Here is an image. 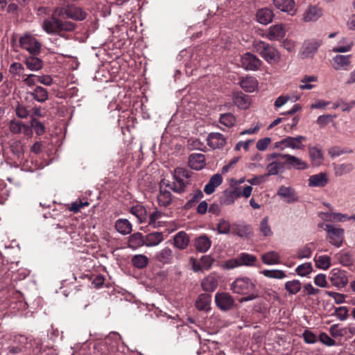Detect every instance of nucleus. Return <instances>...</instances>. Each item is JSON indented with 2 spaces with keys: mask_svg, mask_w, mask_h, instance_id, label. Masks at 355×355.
Listing matches in <instances>:
<instances>
[{
  "mask_svg": "<svg viewBox=\"0 0 355 355\" xmlns=\"http://www.w3.org/2000/svg\"><path fill=\"white\" fill-rule=\"evenodd\" d=\"M191 173L183 168H177L174 171L173 182L170 184L168 180H162L159 184V192L157 195V202L159 206L168 207L172 202V195L166 189L169 187L175 193H181L185 191L189 184Z\"/></svg>",
  "mask_w": 355,
  "mask_h": 355,
  "instance_id": "obj_1",
  "label": "nucleus"
},
{
  "mask_svg": "<svg viewBox=\"0 0 355 355\" xmlns=\"http://www.w3.org/2000/svg\"><path fill=\"white\" fill-rule=\"evenodd\" d=\"M61 7H55L51 17L45 18L42 24V30L49 35H61L62 32H71L77 25L70 21L65 20L62 16Z\"/></svg>",
  "mask_w": 355,
  "mask_h": 355,
  "instance_id": "obj_2",
  "label": "nucleus"
},
{
  "mask_svg": "<svg viewBox=\"0 0 355 355\" xmlns=\"http://www.w3.org/2000/svg\"><path fill=\"white\" fill-rule=\"evenodd\" d=\"M231 290L238 294L248 295L241 302L252 300L257 297L254 284L248 277L237 278L232 284Z\"/></svg>",
  "mask_w": 355,
  "mask_h": 355,
  "instance_id": "obj_3",
  "label": "nucleus"
},
{
  "mask_svg": "<svg viewBox=\"0 0 355 355\" xmlns=\"http://www.w3.org/2000/svg\"><path fill=\"white\" fill-rule=\"evenodd\" d=\"M253 46L254 50L268 62L279 61L280 55L278 51L268 43L263 41H255Z\"/></svg>",
  "mask_w": 355,
  "mask_h": 355,
  "instance_id": "obj_4",
  "label": "nucleus"
},
{
  "mask_svg": "<svg viewBox=\"0 0 355 355\" xmlns=\"http://www.w3.org/2000/svg\"><path fill=\"white\" fill-rule=\"evenodd\" d=\"M20 46L31 55H38L41 52L42 44L33 35L25 33L19 40Z\"/></svg>",
  "mask_w": 355,
  "mask_h": 355,
  "instance_id": "obj_5",
  "label": "nucleus"
},
{
  "mask_svg": "<svg viewBox=\"0 0 355 355\" xmlns=\"http://www.w3.org/2000/svg\"><path fill=\"white\" fill-rule=\"evenodd\" d=\"M306 140L304 136L287 137L273 144V148L284 150L287 148L292 149H304L303 141Z\"/></svg>",
  "mask_w": 355,
  "mask_h": 355,
  "instance_id": "obj_6",
  "label": "nucleus"
},
{
  "mask_svg": "<svg viewBox=\"0 0 355 355\" xmlns=\"http://www.w3.org/2000/svg\"><path fill=\"white\" fill-rule=\"evenodd\" d=\"M324 230L327 233V238L329 242L335 247L340 248L344 241V230L335 227L330 224H326Z\"/></svg>",
  "mask_w": 355,
  "mask_h": 355,
  "instance_id": "obj_7",
  "label": "nucleus"
},
{
  "mask_svg": "<svg viewBox=\"0 0 355 355\" xmlns=\"http://www.w3.org/2000/svg\"><path fill=\"white\" fill-rule=\"evenodd\" d=\"M60 7L62 10V16L65 20L67 19H71L76 21H82L87 17V12L80 7L74 6Z\"/></svg>",
  "mask_w": 355,
  "mask_h": 355,
  "instance_id": "obj_8",
  "label": "nucleus"
},
{
  "mask_svg": "<svg viewBox=\"0 0 355 355\" xmlns=\"http://www.w3.org/2000/svg\"><path fill=\"white\" fill-rule=\"evenodd\" d=\"M215 302L216 306L224 311L232 309L234 304L233 297L227 293H217L215 295Z\"/></svg>",
  "mask_w": 355,
  "mask_h": 355,
  "instance_id": "obj_9",
  "label": "nucleus"
},
{
  "mask_svg": "<svg viewBox=\"0 0 355 355\" xmlns=\"http://www.w3.org/2000/svg\"><path fill=\"white\" fill-rule=\"evenodd\" d=\"M281 156L282 159H285V166H286L289 168H293L296 170H305L309 167L308 164L301 158L289 154H285Z\"/></svg>",
  "mask_w": 355,
  "mask_h": 355,
  "instance_id": "obj_10",
  "label": "nucleus"
},
{
  "mask_svg": "<svg viewBox=\"0 0 355 355\" xmlns=\"http://www.w3.org/2000/svg\"><path fill=\"white\" fill-rule=\"evenodd\" d=\"M241 62L243 69L250 71L258 69L261 64V61L250 53H246L242 55Z\"/></svg>",
  "mask_w": 355,
  "mask_h": 355,
  "instance_id": "obj_11",
  "label": "nucleus"
},
{
  "mask_svg": "<svg viewBox=\"0 0 355 355\" xmlns=\"http://www.w3.org/2000/svg\"><path fill=\"white\" fill-rule=\"evenodd\" d=\"M322 44V41L317 39H311L304 42L301 53L304 58H312Z\"/></svg>",
  "mask_w": 355,
  "mask_h": 355,
  "instance_id": "obj_12",
  "label": "nucleus"
},
{
  "mask_svg": "<svg viewBox=\"0 0 355 355\" xmlns=\"http://www.w3.org/2000/svg\"><path fill=\"white\" fill-rule=\"evenodd\" d=\"M286 35L285 26L282 24H276L271 26L267 31L265 36L270 41H279Z\"/></svg>",
  "mask_w": 355,
  "mask_h": 355,
  "instance_id": "obj_13",
  "label": "nucleus"
},
{
  "mask_svg": "<svg viewBox=\"0 0 355 355\" xmlns=\"http://www.w3.org/2000/svg\"><path fill=\"white\" fill-rule=\"evenodd\" d=\"M277 195L288 203H293L298 201L297 193L291 187L282 185L279 187Z\"/></svg>",
  "mask_w": 355,
  "mask_h": 355,
  "instance_id": "obj_14",
  "label": "nucleus"
},
{
  "mask_svg": "<svg viewBox=\"0 0 355 355\" xmlns=\"http://www.w3.org/2000/svg\"><path fill=\"white\" fill-rule=\"evenodd\" d=\"M330 282L333 286L343 288L347 284L348 278L345 271L334 269L331 272Z\"/></svg>",
  "mask_w": 355,
  "mask_h": 355,
  "instance_id": "obj_15",
  "label": "nucleus"
},
{
  "mask_svg": "<svg viewBox=\"0 0 355 355\" xmlns=\"http://www.w3.org/2000/svg\"><path fill=\"white\" fill-rule=\"evenodd\" d=\"M351 64L350 55H337L333 58V68L336 70H347Z\"/></svg>",
  "mask_w": 355,
  "mask_h": 355,
  "instance_id": "obj_16",
  "label": "nucleus"
},
{
  "mask_svg": "<svg viewBox=\"0 0 355 355\" xmlns=\"http://www.w3.org/2000/svg\"><path fill=\"white\" fill-rule=\"evenodd\" d=\"M334 258L343 266L355 268V260L349 252L341 250L334 255Z\"/></svg>",
  "mask_w": 355,
  "mask_h": 355,
  "instance_id": "obj_17",
  "label": "nucleus"
},
{
  "mask_svg": "<svg viewBox=\"0 0 355 355\" xmlns=\"http://www.w3.org/2000/svg\"><path fill=\"white\" fill-rule=\"evenodd\" d=\"M275 7L282 12L288 13L291 15H294L295 9V3L294 0H274Z\"/></svg>",
  "mask_w": 355,
  "mask_h": 355,
  "instance_id": "obj_18",
  "label": "nucleus"
},
{
  "mask_svg": "<svg viewBox=\"0 0 355 355\" xmlns=\"http://www.w3.org/2000/svg\"><path fill=\"white\" fill-rule=\"evenodd\" d=\"M36 55H31L24 58V63L26 68L32 71H38L43 68V61Z\"/></svg>",
  "mask_w": 355,
  "mask_h": 355,
  "instance_id": "obj_19",
  "label": "nucleus"
},
{
  "mask_svg": "<svg viewBox=\"0 0 355 355\" xmlns=\"http://www.w3.org/2000/svg\"><path fill=\"white\" fill-rule=\"evenodd\" d=\"M322 15V10L321 8L315 6H309L304 13V21H315Z\"/></svg>",
  "mask_w": 355,
  "mask_h": 355,
  "instance_id": "obj_20",
  "label": "nucleus"
},
{
  "mask_svg": "<svg viewBox=\"0 0 355 355\" xmlns=\"http://www.w3.org/2000/svg\"><path fill=\"white\" fill-rule=\"evenodd\" d=\"M274 15L272 10L263 8L257 10L256 14L257 20L261 24L266 25L272 21Z\"/></svg>",
  "mask_w": 355,
  "mask_h": 355,
  "instance_id": "obj_21",
  "label": "nucleus"
},
{
  "mask_svg": "<svg viewBox=\"0 0 355 355\" xmlns=\"http://www.w3.org/2000/svg\"><path fill=\"white\" fill-rule=\"evenodd\" d=\"M164 239L162 232H153L145 236V245L146 247H154L158 245Z\"/></svg>",
  "mask_w": 355,
  "mask_h": 355,
  "instance_id": "obj_22",
  "label": "nucleus"
},
{
  "mask_svg": "<svg viewBox=\"0 0 355 355\" xmlns=\"http://www.w3.org/2000/svg\"><path fill=\"white\" fill-rule=\"evenodd\" d=\"M308 181L311 187H323L328 183V178L325 173H320L311 175Z\"/></svg>",
  "mask_w": 355,
  "mask_h": 355,
  "instance_id": "obj_23",
  "label": "nucleus"
},
{
  "mask_svg": "<svg viewBox=\"0 0 355 355\" xmlns=\"http://www.w3.org/2000/svg\"><path fill=\"white\" fill-rule=\"evenodd\" d=\"M207 143L211 148H221L225 144V139L224 136L219 132H211L208 136Z\"/></svg>",
  "mask_w": 355,
  "mask_h": 355,
  "instance_id": "obj_24",
  "label": "nucleus"
},
{
  "mask_svg": "<svg viewBox=\"0 0 355 355\" xmlns=\"http://www.w3.org/2000/svg\"><path fill=\"white\" fill-rule=\"evenodd\" d=\"M143 245H145V237L143 236L141 233H134L129 236L128 243L129 248L137 250Z\"/></svg>",
  "mask_w": 355,
  "mask_h": 355,
  "instance_id": "obj_25",
  "label": "nucleus"
},
{
  "mask_svg": "<svg viewBox=\"0 0 355 355\" xmlns=\"http://www.w3.org/2000/svg\"><path fill=\"white\" fill-rule=\"evenodd\" d=\"M223 182V177L220 174L214 175L205 186L204 191L205 193L209 195L214 192L216 187L221 184Z\"/></svg>",
  "mask_w": 355,
  "mask_h": 355,
  "instance_id": "obj_26",
  "label": "nucleus"
},
{
  "mask_svg": "<svg viewBox=\"0 0 355 355\" xmlns=\"http://www.w3.org/2000/svg\"><path fill=\"white\" fill-rule=\"evenodd\" d=\"M205 155L201 153L191 154L189 157V166L195 170H200L205 166Z\"/></svg>",
  "mask_w": 355,
  "mask_h": 355,
  "instance_id": "obj_27",
  "label": "nucleus"
},
{
  "mask_svg": "<svg viewBox=\"0 0 355 355\" xmlns=\"http://www.w3.org/2000/svg\"><path fill=\"white\" fill-rule=\"evenodd\" d=\"M28 94L39 103H44L49 98L47 90L41 86H37L33 91L29 92Z\"/></svg>",
  "mask_w": 355,
  "mask_h": 355,
  "instance_id": "obj_28",
  "label": "nucleus"
},
{
  "mask_svg": "<svg viewBox=\"0 0 355 355\" xmlns=\"http://www.w3.org/2000/svg\"><path fill=\"white\" fill-rule=\"evenodd\" d=\"M175 246L180 250L187 248L189 243V237L184 232H179L173 238Z\"/></svg>",
  "mask_w": 355,
  "mask_h": 355,
  "instance_id": "obj_29",
  "label": "nucleus"
},
{
  "mask_svg": "<svg viewBox=\"0 0 355 355\" xmlns=\"http://www.w3.org/2000/svg\"><path fill=\"white\" fill-rule=\"evenodd\" d=\"M232 234L241 238H246L252 234L250 225L242 223L234 224L232 227Z\"/></svg>",
  "mask_w": 355,
  "mask_h": 355,
  "instance_id": "obj_30",
  "label": "nucleus"
},
{
  "mask_svg": "<svg viewBox=\"0 0 355 355\" xmlns=\"http://www.w3.org/2000/svg\"><path fill=\"white\" fill-rule=\"evenodd\" d=\"M284 162H281L279 160H275L266 166L267 173L265 175L266 177L270 175H275L280 172L282 173L284 171Z\"/></svg>",
  "mask_w": 355,
  "mask_h": 355,
  "instance_id": "obj_31",
  "label": "nucleus"
},
{
  "mask_svg": "<svg viewBox=\"0 0 355 355\" xmlns=\"http://www.w3.org/2000/svg\"><path fill=\"white\" fill-rule=\"evenodd\" d=\"M211 241L207 235L200 236L196 239L195 246L200 252H206L211 247Z\"/></svg>",
  "mask_w": 355,
  "mask_h": 355,
  "instance_id": "obj_32",
  "label": "nucleus"
},
{
  "mask_svg": "<svg viewBox=\"0 0 355 355\" xmlns=\"http://www.w3.org/2000/svg\"><path fill=\"white\" fill-rule=\"evenodd\" d=\"M218 279L211 275L203 279L201 283L202 289L207 292H213L218 286Z\"/></svg>",
  "mask_w": 355,
  "mask_h": 355,
  "instance_id": "obj_33",
  "label": "nucleus"
},
{
  "mask_svg": "<svg viewBox=\"0 0 355 355\" xmlns=\"http://www.w3.org/2000/svg\"><path fill=\"white\" fill-rule=\"evenodd\" d=\"M241 87L247 92L255 91L258 86V82L255 78L248 76L240 81Z\"/></svg>",
  "mask_w": 355,
  "mask_h": 355,
  "instance_id": "obj_34",
  "label": "nucleus"
},
{
  "mask_svg": "<svg viewBox=\"0 0 355 355\" xmlns=\"http://www.w3.org/2000/svg\"><path fill=\"white\" fill-rule=\"evenodd\" d=\"M115 228L123 235L128 234L132 232V225L127 219H118L115 223Z\"/></svg>",
  "mask_w": 355,
  "mask_h": 355,
  "instance_id": "obj_35",
  "label": "nucleus"
},
{
  "mask_svg": "<svg viewBox=\"0 0 355 355\" xmlns=\"http://www.w3.org/2000/svg\"><path fill=\"white\" fill-rule=\"evenodd\" d=\"M309 154L313 165L318 166L323 162L322 150L318 147L309 146Z\"/></svg>",
  "mask_w": 355,
  "mask_h": 355,
  "instance_id": "obj_36",
  "label": "nucleus"
},
{
  "mask_svg": "<svg viewBox=\"0 0 355 355\" xmlns=\"http://www.w3.org/2000/svg\"><path fill=\"white\" fill-rule=\"evenodd\" d=\"M155 259L162 263H169L173 259L172 250L169 248L166 247L156 254Z\"/></svg>",
  "mask_w": 355,
  "mask_h": 355,
  "instance_id": "obj_37",
  "label": "nucleus"
},
{
  "mask_svg": "<svg viewBox=\"0 0 355 355\" xmlns=\"http://www.w3.org/2000/svg\"><path fill=\"white\" fill-rule=\"evenodd\" d=\"M280 256L275 251L268 252L261 256L262 261L266 265H275L280 263Z\"/></svg>",
  "mask_w": 355,
  "mask_h": 355,
  "instance_id": "obj_38",
  "label": "nucleus"
},
{
  "mask_svg": "<svg viewBox=\"0 0 355 355\" xmlns=\"http://www.w3.org/2000/svg\"><path fill=\"white\" fill-rule=\"evenodd\" d=\"M210 303V296L207 294H201L196 300V306L200 311H207L209 309Z\"/></svg>",
  "mask_w": 355,
  "mask_h": 355,
  "instance_id": "obj_39",
  "label": "nucleus"
},
{
  "mask_svg": "<svg viewBox=\"0 0 355 355\" xmlns=\"http://www.w3.org/2000/svg\"><path fill=\"white\" fill-rule=\"evenodd\" d=\"M239 196L240 193L236 189L225 191L223 196L221 198L220 202L225 205H230L232 204Z\"/></svg>",
  "mask_w": 355,
  "mask_h": 355,
  "instance_id": "obj_40",
  "label": "nucleus"
},
{
  "mask_svg": "<svg viewBox=\"0 0 355 355\" xmlns=\"http://www.w3.org/2000/svg\"><path fill=\"white\" fill-rule=\"evenodd\" d=\"M259 230L263 236L269 237L272 236L273 232L269 224V218L268 216H265L261 219L259 226Z\"/></svg>",
  "mask_w": 355,
  "mask_h": 355,
  "instance_id": "obj_41",
  "label": "nucleus"
},
{
  "mask_svg": "<svg viewBox=\"0 0 355 355\" xmlns=\"http://www.w3.org/2000/svg\"><path fill=\"white\" fill-rule=\"evenodd\" d=\"M234 104L240 108L246 109L249 105V97L242 93H238L233 98Z\"/></svg>",
  "mask_w": 355,
  "mask_h": 355,
  "instance_id": "obj_42",
  "label": "nucleus"
},
{
  "mask_svg": "<svg viewBox=\"0 0 355 355\" xmlns=\"http://www.w3.org/2000/svg\"><path fill=\"white\" fill-rule=\"evenodd\" d=\"M10 130L13 134H19L23 129L26 134L30 130L29 127L21 121L12 120L10 122Z\"/></svg>",
  "mask_w": 355,
  "mask_h": 355,
  "instance_id": "obj_43",
  "label": "nucleus"
},
{
  "mask_svg": "<svg viewBox=\"0 0 355 355\" xmlns=\"http://www.w3.org/2000/svg\"><path fill=\"white\" fill-rule=\"evenodd\" d=\"M284 287L290 295H295L301 290L302 284L299 280L294 279L286 282Z\"/></svg>",
  "mask_w": 355,
  "mask_h": 355,
  "instance_id": "obj_44",
  "label": "nucleus"
},
{
  "mask_svg": "<svg viewBox=\"0 0 355 355\" xmlns=\"http://www.w3.org/2000/svg\"><path fill=\"white\" fill-rule=\"evenodd\" d=\"M148 258L144 254H136L132 257L131 262L137 268H144L148 263Z\"/></svg>",
  "mask_w": 355,
  "mask_h": 355,
  "instance_id": "obj_45",
  "label": "nucleus"
},
{
  "mask_svg": "<svg viewBox=\"0 0 355 355\" xmlns=\"http://www.w3.org/2000/svg\"><path fill=\"white\" fill-rule=\"evenodd\" d=\"M354 166L350 163L337 164L334 166V172L336 176H341L352 171Z\"/></svg>",
  "mask_w": 355,
  "mask_h": 355,
  "instance_id": "obj_46",
  "label": "nucleus"
},
{
  "mask_svg": "<svg viewBox=\"0 0 355 355\" xmlns=\"http://www.w3.org/2000/svg\"><path fill=\"white\" fill-rule=\"evenodd\" d=\"M315 262L317 268L327 270L331 266V258L327 255H321L315 258Z\"/></svg>",
  "mask_w": 355,
  "mask_h": 355,
  "instance_id": "obj_47",
  "label": "nucleus"
},
{
  "mask_svg": "<svg viewBox=\"0 0 355 355\" xmlns=\"http://www.w3.org/2000/svg\"><path fill=\"white\" fill-rule=\"evenodd\" d=\"M216 230L219 234H227L231 230V224L229 220L220 218L216 225Z\"/></svg>",
  "mask_w": 355,
  "mask_h": 355,
  "instance_id": "obj_48",
  "label": "nucleus"
},
{
  "mask_svg": "<svg viewBox=\"0 0 355 355\" xmlns=\"http://www.w3.org/2000/svg\"><path fill=\"white\" fill-rule=\"evenodd\" d=\"M261 273L267 277L273 279H284L286 277V273L281 270H265Z\"/></svg>",
  "mask_w": 355,
  "mask_h": 355,
  "instance_id": "obj_49",
  "label": "nucleus"
},
{
  "mask_svg": "<svg viewBox=\"0 0 355 355\" xmlns=\"http://www.w3.org/2000/svg\"><path fill=\"white\" fill-rule=\"evenodd\" d=\"M239 260L240 263V266H252L254 264L256 261V257L248 253H241L239 256Z\"/></svg>",
  "mask_w": 355,
  "mask_h": 355,
  "instance_id": "obj_50",
  "label": "nucleus"
},
{
  "mask_svg": "<svg viewBox=\"0 0 355 355\" xmlns=\"http://www.w3.org/2000/svg\"><path fill=\"white\" fill-rule=\"evenodd\" d=\"M298 275L304 277L310 274L312 271V265L310 262H306L298 266L295 269Z\"/></svg>",
  "mask_w": 355,
  "mask_h": 355,
  "instance_id": "obj_51",
  "label": "nucleus"
},
{
  "mask_svg": "<svg viewBox=\"0 0 355 355\" xmlns=\"http://www.w3.org/2000/svg\"><path fill=\"white\" fill-rule=\"evenodd\" d=\"M336 115L332 114L320 115L318 117L316 123L320 128H324V126L332 122L334 118H336Z\"/></svg>",
  "mask_w": 355,
  "mask_h": 355,
  "instance_id": "obj_52",
  "label": "nucleus"
},
{
  "mask_svg": "<svg viewBox=\"0 0 355 355\" xmlns=\"http://www.w3.org/2000/svg\"><path fill=\"white\" fill-rule=\"evenodd\" d=\"M220 122L227 127H231L234 125L236 119L231 113H226L220 115Z\"/></svg>",
  "mask_w": 355,
  "mask_h": 355,
  "instance_id": "obj_53",
  "label": "nucleus"
},
{
  "mask_svg": "<svg viewBox=\"0 0 355 355\" xmlns=\"http://www.w3.org/2000/svg\"><path fill=\"white\" fill-rule=\"evenodd\" d=\"M329 332L333 337H343L346 336L345 327L342 328L338 324L331 326Z\"/></svg>",
  "mask_w": 355,
  "mask_h": 355,
  "instance_id": "obj_54",
  "label": "nucleus"
},
{
  "mask_svg": "<svg viewBox=\"0 0 355 355\" xmlns=\"http://www.w3.org/2000/svg\"><path fill=\"white\" fill-rule=\"evenodd\" d=\"M334 315L341 321L345 320L348 317V309L347 306H339L335 309Z\"/></svg>",
  "mask_w": 355,
  "mask_h": 355,
  "instance_id": "obj_55",
  "label": "nucleus"
},
{
  "mask_svg": "<svg viewBox=\"0 0 355 355\" xmlns=\"http://www.w3.org/2000/svg\"><path fill=\"white\" fill-rule=\"evenodd\" d=\"M23 65L19 62H13L10 64L9 71L14 76H20L24 71Z\"/></svg>",
  "mask_w": 355,
  "mask_h": 355,
  "instance_id": "obj_56",
  "label": "nucleus"
},
{
  "mask_svg": "<svg viewBox=\"0 0 355 355\" xmlns=\"http://www.w3.org/2000/svg\"><path fill=\"white\" fill-rule=\"evenodd\" d=\"M214 262V259L209 255L202 256L200 260V266L203 270H209Z\"/></svg>",
  "mask_w": 355,
  "mask_h": 355,
  "instance_id": "obj_57",
  "label": "nucleus"
},
{
  "mask_svg": "<svg viewBox=\"0 0 355 355\" xmlns=\"http://www.w3.org/2000/svg\"><path fill=\"white\" fill-rule=\"evenodd\" d=\"M270 142L271 139L270 137H264L259 139L257 142L256 148L260 151H263L267 148Z\"/></svg>",
  "mask_w": 355,
  "mask_h": 355,
  "instance_id": "obj_58",
  "label": "nucleus"
},
{
  "mask_svg": "<svg viewBox=\"0 0 355 355\" xmlns=\"http://www.w3.org/2000/svg\"><path fill=\"white\" fill-rule=\"evenodd\" d=\"M304 342L308 344H313L317 341L316 336L309 330H305L303 333Z\"/></svg>",
  "mask_w": 355,
  "mask_h": 355,
  "instance_id": "obj_59",
  "label": "nucleus"
},
{
  "mask_svg": "<svg viewBox=\"0 0 355 355\" xmlns=\"http://www.w3.org/2000/svg\"><path fill=\"white\" fill-rule=\"evenodd\" d=\"M311 255V250L308 246L300 249L297 252L296 257L298 259L309 258Z\"/></svg>",
  "mask_w": 355,
  "mask_h": 355,
  "instance_id": "obj_60",
  "label": "nucleus"
},
{
  "mask_svg": "<svg viewBox=\"0 0 355 355\" xmlns=\"http://www.w3.org/2000/svg\"><path fill=\"white\" fill-rule=\"evenodd\" d=\"M320 341L327 346L335 345V340L329 336L326 333H321L319 336Z\"/></svg>",
  "mask_w": 355,
  "mask_h": 355,
  "instance_id": "obj_61",
  "label": "nucleus"
},
{
  "mask_svg": "<svg viewBox=\"0 0 355 355\" xmlns=\"http://www.w3.org/2000/svg\"><path fill=\"white\" fill-rule=\"evenodd\" d=\"M31 125L35 128L37 135H42L44 134L45 131V127L41 122L37 121L36 119H33L31 121Z\"/></svg>",
  "mask_w": 355,
  "mask_h": 355,
  "instance_id": "obj_62",
  "label": "nucleus"
},
{
  "mask_svg": "<svg viewBox=\"0 0 355 355\" xmlns=\"http://www.w3.org/2000/svg\"><path fill=\"white\" fill-rule=\"evenodd\" d=\"M37 77L38 76L33 73L28 74L23 79L22 81L26 85L33 87L35 85L36 82L37 81Z\"/></svg>",
  "mask_w": 355,
  "mask_h": 355,
  "instance_id": "obj_63",
  "label": "nucleus"
},
{
  "mask_svg": "<svg viewBox=\"0 0 355 355\" xmlns=\"http://www.w3.org/2000/svg\"><path fill=\"white\" fill-rule=\"evenodd\" d=\"M314 283L318 286L322 288L326 287L327 284L326 276L323 274L316 275L314 278Z\"/></svg>",
  "mask_w": 355,
  "mask_h": 355,
  "instance_id": "obj_64",
  "label": "nucleus"
}]
</instances>
